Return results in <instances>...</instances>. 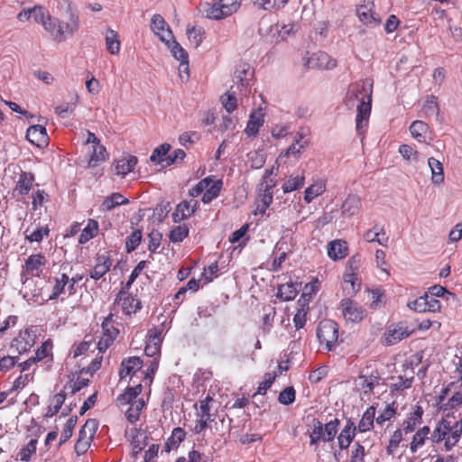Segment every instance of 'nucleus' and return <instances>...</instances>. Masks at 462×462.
<instances>
[{
  "instance_id": "1",
  "label": "nucleus",
  "mask_w": 462,
  "mask_h": 462,
  "mask_svg": "<svg viewBox=\"0 0 462 462\" xmlns=\"http://www.w3.org/2000/svg\"><path fill=\"white\" fill-rule=\"evenodd\" d=\"M372 94L373 81L370 79H365L350 84L345 97V104L349 109L356 106V127L358 135H363L368 125Z\"/></svg>"
},
{
  "instance_id": "2",
  "label": "nucleus",
  "mask_w": 462,
  "mask_h": 462,
  "mask_svg": "<svg viewBox=\"0 0 462 462\" xmlns=\"http://www.w3.org/2000/svg\"><path fill=\"white\" fill-rule=\"evenodd\" d=\"M461 436L462 419L456 421L442 419L438 422L430 439L433 443L443 444V448L449 451L458 443Z\"/></svg>"
},
{
  "instance_id": "3",
  "label": "nucleus",
  "mask_w": 462,
  "mask_h": 462,
  "mask_svg": "<svg viewBox=\"0 0 462 462\" xmlns=\"http://www.w3.org/2000/svg\"><path fill=\"white\" fill-rule=\"evenodd\" d=\"M79 26V14L71 8L70 4H68L65 16L62 19L53 17L48 32L55 41L64 42L72 37Z\"/></svg>"
},
{
  "instance_id": "4",
  "label": "nucleus",
  "mask_w": 462,
  "mask_h": 462,
  "mask_svg": "<svg viewBox=\"0 0 462 462\" xmlns=\"http://www.w3.org/2000/svg\"><path fill=\"white\" fill-rule=\"evenodd\" d=\"M142 384L138 383L134 387H128L120 394L117 399L119 406L129 405L125 411L126 419L129 422L134 423L139 420L140 413L145 406V402L143 398H138L142 392Z\"/></svg>"
},
{
  "instance_id": "5",
  "label": "nucleus",
  "mask_w": 462,
  "mask_h": 462,
  "mask_svg": "<svg viewBox=\"0 0 462 462\" xmlns=\"http://www.w3.org/2000/svg\"><path fill=\"white\" fill-rule=\"evenodd\" d=\"M437 404L444 411L457 409L462 404V376L441 391Z\"/></svg>"
},
{
  "instance_id": "6",
  "label": "nucleus",
  "mask_w": 462,
  "mask_h": 462,
  "mask_svg": "<svg viewBox=\"0 0 462 462\" xmlns=\"http://www.w3.org/2000/svg\"><path fill=\"white\" fill-rule=\"evenodd\" d=\"M222 189V180L213 176L201 180L196 186L189 189V195L193 198L202 194V202L208 204L216 199Z\"/></svg>"
},
{
  "instance_id": "7",
  "label": "nucleus",
  "mask_w": 462,
  "mask_h": 462,
  "mask_svg": "<svg viewBox=\"0 0 462 462\" xmlns=\"http://www.w3.org/2000/svg\"><path fill=\"white\" fill-rule=\"evenodd\" d=\"M317 337L325 349L335 350L338 344V325L331 319L321 320L317 328Z\"/></svg>"
},
{
  "instance_id": "8",
  "label": "nucleus",
  "mask_w": 462,
  "mask_h": 462,
  "mask_svg": "<svg viewBox=\"0 0 462 462\" xmlns=\"http://www.w3.org/2000/svg\"><path fill=\"white\" fill-rule=\"evenodd\" d=\"M273 169L265 170L262 182L260 184L259 204L257 206L258 210L264 212L265 209L273 202V188L275 186V181L271 179L273 174Z\"/></svg>"
},
{
  "instance_id": "9",
  "label": "nucleus",
  "mask_w": 462,
  "mask_h": 462,
  "mask_svg": "<svg viewBox=\"0 0 462 462\" xmlns=\"http://www.w3.org/2000/svg\"><path fill=\"white\" fill-rule=\"evenodd\" d=\"M68 270L70 271L71 267L63 263L60 265V272L55 273L53 277L54 284L49 296L50 300H54L66 292L69 293V275Z\"/></svg>"
},
{
  "instance_id": "10",
  "label": "nucleus",
  "mask_w": 462,
  "mask_h": 462,
  "mask_svg": "<svg viewBox=\"0 0 462 462\" xmlns=\"http://www.w3.org/2000/svg\"><path fill=\"white\" fill-rule=\"evenodd\" d=\"M97 430V422L95 420H88L79 430V439L75 444V451L78 455L84 454L93 439Z\"/></svg>"
},
{
  "instance_id": "11",
  "label": "nucleus",
  "mask_w": 462,
  "mask_h": 462,
  "mask_svg": "<svg viewBox=\"0 0 462 462\" xmlns=\"http://www.w3.org/2000/svg\"><path fill=\"white\" fill-rule=\"evenodd\" d=\"M213 401L212 397L208 395L204 400L199 401L198 411L196 413V425L194 427L195 433H201L208 424L213 421L212 415L210 414L209 403Z\"/></svg>"
},
{
  "instance_id": "12",
  "label": "nucleus",
  "mask_w": 462,
  "mask_h": 462,
  "mask_svg": "<svg viewBox=\"0 0 462 462\" xmlns=\"http://www.w3.org/2000/svg\"><path fill=\"white\" fill-rule=\"evenodd\" d=\"M344 319L350 322H360L365 316V310L357 302L344 299L340 303Z\"/></svg>"
},
{
  "instance_id": "13",
  "label": "nucleus",
  "mask_w": 462,
  "mask_h": 462,
  "mask_svg": "<svg viewBox=\"0 0 462 462\" xmlns=\"http://www.w3.org/2000/svg\"><path fill=\"white\" fill-rule=\"evenodd\" d=\"M374 0H362L358 5L356 14L364 24L375 26L380 23V19L374 13Z\"/></svg>"
},
{
  "instance_id": "14",
  "label": "nucleus",
  "mask_w": 462,
  "mask_h": 462,
  "mask_svg": "<svg viewBox=\"0 0 462 462\" xmlns=\"http://www.w3.org/2000/svg\"><path fill=\"white\" fill-rule=\"evenodd\" d=\"M113 316L110 314L102 322L103 335L97 344L100 352L106 351L114 342L119 331L113 326Z\"/></svg>"
},
{
  "instance_id": "15",
  "label": "nucleus",
  "mask_w": 462,
  "mask_h": 462,
  "mask_svg": "<svg viewBox=\"0 0 462 462\" xmlns=\"http://www.w3.org/2000/svg\"><path fill=\"white\" fill-rule=\"evenodd\" d=\"M306 65L312 69H332L337 66V61L327 52L318 51L307 59Z\"/></svg>"
},
{
  "instance_id": "16",
  "label": "nucleus",
  "mask_w": 462,
  "mask_h": 462,
  "mask_svg": "<svg viewBox=\"0 0 462 462\" xmlns=\"http://www.w3.org/2000/svg\"><path fill=\"white\" fill-rule=\"evenodd\" d=\"M151 29L162 42L168 43L170 40H172V32L161 14H156L152 16Z\"/></svg>"
},
{
  "instance_id": "17",
  "label": "nucleus",
  "mask_w": 462,
  "mask_h": 462,
  "mask_svg": "<svg viewBox=\"0 0 462 462\" xmlns=\"http://www.w3.org/2000/svg\"><path fill=\"white\" fill-rule=\"evenodd\" d=\"M409 129L411 136L418 143L430 144V143L433 141V136L430 126L423 121H413Z\"/></svg>"
},
{
  "instance_id": "18",
  "label": "nucleus",
  "mask_w": 462,
  "mask_h": 462,
  "mask_svg": "<svg viewBox=\"0 0 462 462\" xmlns=\"http://www.w3.org/2000/svg\"><path fill=\"white\" fill-rule=\"evenodd\" d=\"M116 301L126 315L135 313L142 307L141 301L125 290H121L118 292Z\"/></svg>"
},
{
  "instance_id": "19",
  "label": "nucleus",
  "mask_w": 462,
  "mask_h": 462,
  "mask_svg": "<svg viewBox=\"0 0 462 462\" xmlns=\"http://www.w3.org/2000/svg\"><path fill=\"white\" fill-rule=\"evenodd\" d=\"M162 341V331L158 328H152L149 331L148 340L144 348L147 356L158 358L161 353V344Z\"/></svg>"
},
{
  "instance_id": "20",
  "label": "nucleus",
  "mask_w": 462,
  "mask_h": 462,
  "mask_svg": "<svg viewBox=\"0 0 462 462\" xmlns=\"http://www.w3.org/2000/svg\"><path fill=\"white\" fill-rule=\"evenodd\" d=\"M48 260L42 254H31L25 261L24 272L32 277H40Z\"/></svg>"
},
{
  "instance_id": "21",
  "label": "nucleus",
  "mask_w": 462,
  "mask_h": 462,
  "mask_svg": "<svg viewBox=\"0 0 462 462\" xmlns=\"http://www.w3.org/2000/svg\"><path fill=\"white\" fill-rule=\"evenodd\" d=\"M199 202L195 199L180 202L172 214V219L175 223L180 222L189 217L197 209Z\"/></svg>"
},
{
  "instance_id": "22",
  "label": "nucleus",
  "mask_w": 462,
  "mask_h": 462,
  "mask_svg": "<svg viewBox=\"0 0 462 462\" xmlns=\"http://www.w3.org/2000/svg\"><path fill=\"white\" fill-rule=\"evenodd\" d=\"M264 123V113L261 108L254 110L247 122L245 133L247 136H255Z\"/></svg>"
},
{
  "instance_id": "23",
  "label": "nucleus",
  "mask_w": 462,
  "mask_h": 462,
  "mask_svg": "<svg viewBox=\"0 0 462 462\" xmlns=\"http://www.w3.org/2000/svg\"><path fill=\"white\" fill-rule=\"evenodd\" d=\"M410 336V332L406 328L403 327H393L389 328L387 331L383 334L382 340L383 344L385 346H393L401 340L408 337Z\"/></svg>"
},
{
  "instance_id": "24",
  "label": "nucleus",
  "mask_w": 462,
  "mask_h": 462,
  "mask_svg": "<svg viewBox=\"0 0 462 462\" xmlns=\"http://www.w3.org/2000/svg\"><path fill=\"white\" fill-rule=\"evenodd\" d=\"M142 365V360L136 356H132L123 360L119 371V375L121 379H124L126 376L134 375L136 373L140 372Z\"/></svg>"
},
{
  "instance_id": "25",
  "label": "nucleus",
  "mask_w": 462,
  "mask_h": 462,
  "mask_svg": "<svg viewBox=\"0 0 462 462\" xmlns=\"http://www.w3.org/2000/svg\"><path fill=\"white\" fill-rule=\"evenodd\" d=\"M137 163V158L131 154H125L116 161L115 171L117 175L125 177L131 172Z\"/></svg>"
},
{
  "instance_id": "26",
  "label": "nucleus",
  "mask_w": 462,
  "mask_h": 462,
  "mask_svg": "<svg viewBox=\"0 0 462 462\" xmlns=\"http://www.w3.org/2000/svg\"><path fill=\"white\" fill-rule=\"evenodd\" d=\"M356 430L355 423L348 420L337 437L340 449H346L350 446L355 438Z\"/></svg>"
},
{
  "instance_id": "27",
  "label": "nucleus",
  "mask_w": 462,
  "mask_h": 462,
  "mask_svg": "<svg viewBox=\"0 0 462 462\" xmlns=\"http://www.w3.org/2000/svg\"><path fill=\"white\" fill-rule=\"evenodd\" d=\"M27 140L37 146H41L47 141V133L44 126L36 125H32L26 132Z\"/></svg>"
},
{
  "instance_id": "28",
  "label": "nucleus",
  "mask_w": 462,
  "mask_h": 462,
  "mask_svg": "<svg viewBox=\"0 0 462 462\" xmlns=\"http://www.w3.org/2000/svg\"><path fill=\"white\" fill-rule=\"evenodd\" d=\"M361 208V199L357 195H348L346 199L344 200L342 207H341V212L342 215L346 217H350L356 213Z\"/></svg>"
},
{
  "instance_id": "29",
  "label": "nucleus",
  "mask_w": 462,
  "mask_h": 462,
  "mask_svg": "<svg viewBox=\"0 0 462 462\" xmlns=\"http://www.w3.org/2000/svg\"><path fill=\"white\" fill-rule=\"evenodd\" d=\"M347 253L348 249L345 241L334 240L328 245V255L335 261L345 258Z\"/></svg>"
},
{
  "instance_id": "30",
  "label": "nucleus",
  "mask_w": 462,
  "mask_h": 462,
  "mask_svg": "<svg viewBox=\"0 0 462 462\" xmlns=\"http://www.w3.org/2000/svg\"><path fill=\"white\" fill-rule=\"evenodd\" d=\"M364 239L368 243L376 242L383 246H387L389 241V237L385 235L383 228L377 225L364 234Z\"/></svg>"
},
{
  "instance_id": "31",
  "label": "nucleus",
  "mask_w": 462,
  "mask_h": 462,
  "mask_svg": "<svg viewBox=\"0 0 462 462\" xmlns=\"http://www.w3.org/2000/svg\"><path fill=\"white\" fill-rule=\"evenodd\" d=\"M428 166L431 172V181L435 185H440L444 182V169L442 163L434 157L428 159Z\"/></svg>"
},
{
  "instance_id": "32",
  "label": "nucleus",
  "mask_w": 462,
  "mask_h": 462,
  "mask_svg": "<svg viewBox=\"0 0 462 462\" xmlns=\"http://www.w3.org/2000/svg\"><path fill=\"white\" fill-rule=\"evenodd\" d=\"M111 260L106 255H100L97 258V263L90 273V277L94 280L102 278L111 267Z\"/></svg>"
},
{
  "instance_id": "33",
  "label": "nucleus",
  "mask_w": 462,
  "mask_h": 462,
  "mask_svg": "<svg viewBox=\"0 0 462 462\" xmlns=\"http://www.w3.org/2000/svg\"><path fill=\"white\" fill-rule=\"evenodd\" d=\"M423 411L421 407L417 406L402 423V430L408 434L413 432L418 425L421 423Z\"/></svg>"
},
{
  "instance_id": "34",
  "label": "nucleus",
  "mask_w": 462,
  "mask_h": 462,
  "mask_svg": "<svg viewBox=\"0 0 462 462\" xmlns=\"http://www.w3.org/2000/svg\"><path fill=\"white\" fill-rule=\"evenodd\" d=\"M308 144V140L300 133H297L293 137V143L286 150L285 155L287 157L298 158L301 152Z\"/></svg>"
},
{
  "instance_id": "35",
  "label": "nucleus",
  "mask_w": 462,
  "mask_h": 462,
  "mask_svg": "<svg viewBox=\"0 0 462 462\" xmlns=\"http://www.w3.org/2000/svg\"><path fill=\"white\" fill-rule=\"evenodd\" d=\"M34 175L32 172L22 171L16 182L15 190L21 195H27L32 188Z\"/></svg>"
},
{
  "instance_id": "36",
  "label": "nucleus",
  "mask_w": 462,
  "mask_h": 462,
  "mask_svg": "<svg viewBox=\"0 0 462 462\" xmlns=\"http://www.w3.org/2000/svg\"><path fill=\"white\" fill-rule=\"evenodd\" d=\"M253 76V71L251 67L247 63L239 64L234 72L235 80L240 84L242 87H246L249 85V81Z\"/></svg>"
},
{
  "instance_id": "37",
  "label": "nucleus",
  "mask_w": 462,
  "mask_h": 462,
  "mask_svg": "<svg viewBox=\"0 0 462 462\" xmlns=\"http://www.w3.org/2000/svg\"><path fill=\"white\" fill-rule=\"evenodd\" d=\"M326 190V181L324 180H317L304 191V200L310 203L314 199L323 194Z\"/></svg>"
},
{
  "instance_id": "38",
  "label": "nucleus",
  "mask_w": 462,
  "mask_h": 462,
  "mask_svg": "<svg viewBox=\"0 0 462 462\" xmlns=\"http://www.w3.org/2000/svg\"><path fill=\"white\" fill-rule=\"evenodd\" d=\"M166 46L171 50L172 56L181 61V68L187 69V60L189 59L187 51L174 40L172 36V40H170L168 43H165Z\"/></svg>"
},
{
  "instance_id": "39",
  "label": "nucleus",
  "mask_w": 462,
  "mask_h": 462,
  "mask_svg": "<svg viewBox=\"0 0 462 462\" xmlns=\"http://www.w3.org/2000/svg\"><path fill=\"white\" fill-rule=\"evenodd\" d=\"M32 17L35 23L42 24L44 30L47 32H49L53 16L46 12L42 6L36 5L32 7Z\"/></svg>"
},
{
  "instance_id": "40",
  "label": "nucleus",
  "mask_w": 462,
  "mask_h": 462,
  "mask_svg": "<svg viewBox=\"0 0 462 462\" xmlns=\"http://www.w3.org/2000/svg\"><path fill=\"white\" fill-rule=\"evenodd\" d=\"M420 113L423 116L428 118L432 116H435L437 119L439 118V108L435 96L430 95L426 97Z\"/></svg>"
},
{
  "instance_id": "41",
  "label": "nucleus",
  "mask_w": 462,
  "mask_h": 462,
  "mask_svg": "<svg viewBox=\"0 0 462 462\" xmlns=\"http://www.w3.org/2000/svg\"><path fill=\"white\" fill-rule=\"evenodd\" d=\"M375 419V408L374 406H370L366 409V411L363 413V416L357 425L356 430L360 432L369 431L373 426Z\"/></svg>"
},
{
  "instance_id": "42",
  "label": "nucleus",
  "mask_w": 462,
  "mask_h": 462,
  "mask_svg": "<svg viewBox=\"0 0 462 462\" xmlns=\"http://www.w3.org/2000/svg\"><path fill=\"white\" fill-rule=\"evenodd\" d=\"M108 154L105 146L98 144L93 145V151L88 161L89 167H96L99 163L106 161Z\"/></svg>"
},
{
  "instance_id": "43",
  "label": "nucleus",
  "mask_w": 462,
  "mask_h": 462,
  "mask_svg": "<svg viewBox=\"0 0 462 462\" xmlns=\"http://www.w3.org/2000/svg\"><path fill=\"white\" fill-rule=\"evenodd\" d=\"M127 203L128 199H125L123 195L120 193H113L103 201L101 204V210L109 211L117 206L125 205Z\"/></svg>"
},
{
  "instance_id": "44",
  "label": "nucleus",
  "mask_w": 462,
  "mask_h": 462,
  "mask_svg": "<svg viewBox=\"0 0 462 462\" xmlns=\"http://www.w3.org/2000/svg\"><path fill=\"white\" fill-rule=\"evenodd\" d=\"M106 44L107 51L112 55H116L120 51V41L118 39V34L116 31L112 29H108L106 33Z\"/></svg>"
},
{
  "instance_id": "45",
  "label": "nucleus",
  "mask_w": 462,
  "mask_h": 462,
  "mask_svg": "<svg viewBox=\"0 0 462 462\" xmlns=\"http://www.w3.org/2000/svg\"><path fill=\"white\" fill-rule=\"evenodd\" d=\"M98 231V223L97 221L94 219H89L88 222V225L85 226V228L82 230L81 234L79 237V244H86L90 239H92Z\"/></svg>"
},
{
  "instance_id": "46",
  "label": "nucleus",
  "mask_w": 462,
  "mask_h": 462,
  "mask_svg": "<svg viewBox=\"0 0 462 462\" xmlns=\"http://www.w3.org/2000/svg\"><path fill=\"white\" fill-rule=\"evenodd\" d=\"M378 375L374 374L373 373L367 374L364 371H362L359 376V385L362 387L365 393L371 392L374 388V386L378 384Z\"/></svg>"
},
{
  "instance_id": "47",
  "label": "nucleus",
  "mask_w": 462,
  "mask_h": 462,
  "mask_svg": "<svg viewBox=\"0 0 462 462\" xmlns=\"http://www.w3.org/2000/svg\"><path fill=\"white\" fill-rule=\"evenodd\" d=\"M305 177L302 174L291 175L283 183L282 189L284 193H289L300 189L304 184Z\"/></svg>"
},
{
  "instance_id": "48",
  "label": "nucleus",
  "mask_w": 462,
  "mask_h": 462,
  "mask_svg": "<svg viewBox=\"0 0 462 462\" xmlns=\"http://www.w3.org/2000/svg\"><path fill=\"white\" fill-rule=\"evenodd\" d=\"M171 149V145L168 143H163L157 148H155L150 156V160L153 162L166 165V157L168 156V152Z\"/></svg>"
},
{
  "instance_id": "49",
  "label": "nucleus",
  "mask_w": 462,
  "mask_h": 462,
  "mask_svg": "<svg viewBox=\"0 0 462 462\" xmlns=\"http://www.w3.org/2000/svg\"><path fill=\"white\" fill-rule=\"evenodd\" d=\"M297 288L292 283H284L279 286L277 291V297L282 300H291L297 295Z\"/></svg>"
},
{
  "instance_id": "50",
  "label": "nucleus",
  "mask_w": 462,
  "mask_h": 462,
  "mask_svg": "<svg viewBox=\"0 0 462 462\" xmlns=\"http://www.w3.org/2000/svg\"><path fill=\"white\" fill-rule=\"evenodd\" d=\"M360 289V283L357 282V278L355 276L354 272L346 273L344 276L343 290L347 294H355Z\"/></svg>"
},
{
  "instance_id": "51",
  "label": "nucleus",
  "mask_w": 462,
  "mask_h": 462,
  "mask_svg": "<svg viewBox=\"0 0 462 462\" xmlns=\"http://www.w3.org/2000/svg\"><path fill=\"white\" fill-rule=\"evenodd\" d=\"M403 160L409 162H417L420 158V153L412 146L409 144H402L398 150Z\"/></svg>"
},
{
  "instance_id": "52",
  "label": "nucleus",
  "mask_w": 462,
  "mask_h": 462,
  "mask_svg": "<svg viewBox=\"0 0 462 462\" xmlns=\"http://www.w3.org/2000/svg\"><path fill=\"white\" fill-rule=\"evenodd\" d=\"M186 433L181 428H175L172 430L171 438L166 442V448L170 450L177 448L184 440Z\"/></svg>"
},
{
  "instance_id": "53",
  "label": "nucleus",
  "mask_w": 462,
  "mask_h": 462,
  "mask_svg": "<svg viewBox=\"0 0 462 462\" xmlns=\"http://www.w3.org/2000/svg\"><path fill=\"white\" fill-rule=\"evenodd\" d=\"M218 8L224 11L227 16L236 13L239 7L238 0H217L214 3Z\"/></svg>"
},
{
  "instance_id": "54",
  "label": "nucleus",
  "mask_w": 462,
  "mask_h": 462,
  "mask_svg": "<svg viewBox=\"0 0 462 462\" xmlns=\"http://www.w3.org/2000/svg\"><path fill=\"white\" fill-rule=\"evenodd\" d=\"M65 399L66 395L63 393H59L55 394L51 401V404L46 416L52 417L53 415L58 413L63 402H65Z\"/></svg>"
},
{
  "instance_id": "55",
  "label": "nucleus",
  "mask_w": 462,
  "mask_h": 462,
  "mask_svg": "<svg viewBox=\"0 0 462 462\" xmlns=\"http://www.w3.org/2000/svg\"><path fill=\"white\" fill-rule=\"evenodd\" d=\"M29 229L25 231V238L30 242H41L44 236H48L50 229L47 226H38L34 231L28 234Z\"/></svg>"
},
{
  "instance_id": "56",
  "label": "nucleus",
  "mask_w": 462,
  "mask_h": 462,
  "mask_svg": "<svg viewBox=\"0 0 462 462\" xmlns=\"http://www.w3.org/2000/svg\"><path fill=\"white\" fill-rule=\"evenodd\" d=\"M310 445H316L319 441L327 442L323 431V424L317 420L313 424V429L310 433Z\"/></svg>"
},
{
  "instance_id": "57",
  "label": "nucleus",
  "mask_w": 462,
  "mask_h": 462,
  "mask_svg": "<svg viewBox=\"0 0 462 462\" xmlns=\"http://www.w3.org/2000/svg\"><path fill=\"white\" fill-rule=\"evenodd\" d=\"M412 382L413 376H398L397 378L394 379V382L391 383L390 390L392 392H402L405 389L410 388L411 386Z\"/></svg>"
},
{
  "instance_id": "58",
  "label": "nucleus",
  "mask_w": 462,
  "mask_h": 462,
  "mask_svg": "<svg viewBox=\"0 0 462 462\" xmlns=\"http://www.w3.org/2000/svg\"><path fill=\"white\" fill-rule=\"evenodd\" d=\"M142 241V232L139 229L134 230L126 238L125 249L131 253L136 249Z\"/></svg>"
},
{
  "instance_id": "59",
  "label": "nucleus",
  "mask_w": 462,
  "mask_h": 462,
  "mask_svg": "<svg viewBox=\"0 0 462 462\" xmlns=\"http://www.w3.org/2000/svg\"><path fill=\"white\" fill-rule=\"evenodd\" d=\"M189 234V228L186 225H180L175 226L169 235L170 240L172 243H180L187 237Z\"/></svg>"
},
{
  "instance_id": "60",
  "label": "nucleus",
  "mask_w": 462,
  "mask_h": 462,
  "mask_svg": "<svg viewBox=\"0 0 462 462\" xmlns=\"http://www.w3.org/2000/svg\"><path fill=\"white\" fill-rule=\"evenodd\" d=\"M338 424L339 420L337 419L332 420L329 422L323 424V431L327 442H330L335 439L337 433Z\"/></svg>"
},
{
  "instance_id": "61",
  "label": "nucleus",
  "mask_w": 462,
  "mask_h": 462,
  "mask_svg": "<svg viewBox=\"0 0 462 462\" xmlns=\"http://www.w3.org/2000/svg\"><path fill=\"white\" fill-rule=\"evenodd\" d=\"M223 106L228 114L232 113L237 106V100L236 97V92H226L221 97Z\"/></svg>"
},
{
  "instance_id": "62",
  "label": "nucleus",
  "mask_w": 462,
  "mask_h": 462,
  "mask_svg": "<svg viewBox=\"0 0 462 462\" xmlns=\"http://www.w3.org/2000/svg\"><path fill=\"white\" fill-rule=\"evenodd\" d=\"M402 440V430H396L390 438L388 446L386 448L387 453L393 455L398 448L401 441Z\"/></svg>"
},
{
  "instance_id": "63",
  "label": "nucleus",
  "mask_w": 462,
  "mask_h": 462,
  "mask_svg": "<svg viewBox=\"0 0 462 462\" xmlns=\"http://www.w3.org/2000/svg\"><path fill=\"white\" fill-rule=\"evenodd\" d=\"M408 307L416 312H427V293L408 302Z\"/></svg>"
},
{
  "instance_id": "64",
  "label": "nucleus",
  "mask_w": 462,
  "mask_h": 462,
  "mask_svg": "<svg viewBox=\"0 0 462 462\" xmlns=\"http://www.w3.org/2000/svg\"><path fill=\"white\" fill-rule=\"evenodd\" d=\"M278 401L284 405H290L295 401V390L293 387H286L278 397Z\"/></svg>"
}]
</instances>
